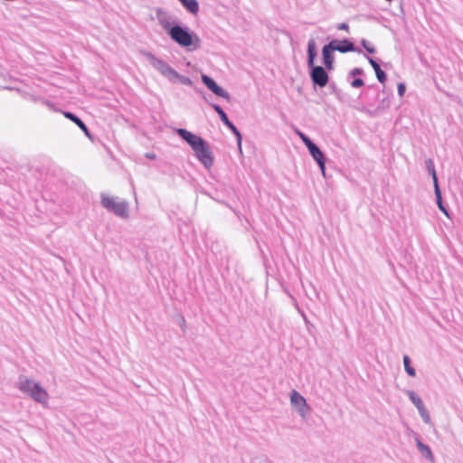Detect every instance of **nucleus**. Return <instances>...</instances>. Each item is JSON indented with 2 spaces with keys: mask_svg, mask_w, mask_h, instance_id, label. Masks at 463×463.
Masks as SVG:
<instances>
[{
  "mask_svg": "<svg viewBox=\"0 0 463 463\" xmlns=\"http://www.w3.org/2000/svg\"><path fill=\"white\" fill-rule=\"evenodd\" d=\"M175 132L191 146L198 161L210 169L213 165V156L209 145L201 137L184 128H176Z\"/></svg>",
  "mask_w": 463,
  "mask_h": 463,
  "instance_id": "f257e3e1",
  "label": "nucleus"
},
{
  "mask_svg": "<svg viewBox=\"0 0 463 463\" xmlns=\"http://www.w3.org/2000/svg\"><path fill=\"white\" fill-rule=\"evenodd\" d=\"M175 132L191 146L198 161L210 169L213 165V156L209 145L201 137L184 128H176Z\"/></svg>",
  "mask_w": 463,
  "mask_h": 463,
  "instance_id": "f03ea898",
  "label": "nucleus"
},
{
  "mask_svg": "<svg viewBox=\"0 0 463 463\" xmlns=\"http://www.w3.org/2000/svg\"><path fill=\"white\" fill-rule=\"evenodd\" d=\"M15 387L24 395L43 407L49 406L50 394L42 383L26 375H20L15 383Z\"/></svg>",
  "mask_w": 463,
  "mask_h": 463,
  "instance_id": "7ed1b4c3",
  "label": "nucleus"
},
{
  "mask_svg": "<svg viewBox=\"0 0 463 463\" xmlns=\"http://www.w3.org/2000/svg\"><path fill=\"white\" fill-rule=\"evenodd\" d=\"M167 34L175 43L188 52L196 51L201 47L200 37L188 26L181 25L179 23Z\"/></svg>",
  "mask_w": 463,
  "mask_h": 463,
  "instance_id": "20e7f679",
  "label": "nucleus"
},
{
  "mask_svg": "<svg viewBox=\"0 0 463 463\" xmlns=\"http://www.w3.org/2000/svg\"><path fill=\"white\" fill-rule=\"evenodd\" d=\"M101 205L109 212L113 213L115 215L126 219L128 217V203L117 196L109 195L108 194H101Z\"/></svg>",
  "mask_w": 463,
  "mask_h": 463,
  "instance_id": "39448f33",
  "label": "nucleus"
},
{
  "mask_svg": "<svg viewBox=\"0 0 463 463\" xmlns=\"http://www.w3.org/2000/svg\"><path fill=\"white\" fill-rule=\"evenodd\" d=\"M296 134L299 137V138L302 140V142L307 146L310 156L312 158L316 161L317 164L321 174L324 177H326V157L324 156V153L320 150V148L314 143L312 140L306 136L303 132L297 129Z\"/></svg>",
  "mask_w": 463,
  "mask_h": 463,
  "instance_id": "423d86ee",
  "label": "nucleus"
},
{
  "mask_svg": "<svg viewBox=\"0 0 463 463\" xmlns=\"http://www.w3.org/2000/svg\"><path fill=\"white\" fill-rule=\"evenodd\" d=\"M289 402L292 410L302 419L307 420L311 413V407L306 398L298 391L293 390L289 393Z\"/></svg>",
  "mask_w": 463,
  "mask_h": 463,
  "instance_id": "0eeeda50",
  "label": "nucleus"
},
{
  "mask_svg": "<svg viewBox=\"0 0 463 463\" xmlns=\"http://www.w3.org/2000/svg\"><path fill=\"white\" fill-rule=\"evenodd\" d=\"M146 58L149 61L150 65L156 70L162 76L166 78L171 81L173 77L175 75V70L171 67L167 62L165 61L156 57L151 52H146L145 53Z\"/></svg>",
  "mask_w": 463,
  "mask_h": 463,
  "instance_id": "6e6552de",
  "label": "nucleus"
},
{
  "mask_svg": "<svg viewBox=\"0 0 463 463\" xmlns=\"http://www.w3.org/2000/svg\"><path fill=\"white\" fill-rule=\"evenodd\" d=\"M212 107L213 108V109L219 115L222 122L235 135L236 139H237V145H238L239 151H240V153H242V148H241L242 137H241V134L240 133L238 128L233 125V123L232 121H230V119L228 118L226 113L224 112V110L219 105L213 104Z\"/></svg>",
  "mask_w": 463,
  "mask_h": 463,
  "instance_id": "1a4fd4ad",
  "label": "nucleus"
},
{
  "mask_svg": "<svg viewBox=\"0 0 463 463\" xmlns=\"http://www.w3.org/2000/svg\"><path fill=\"white\" fill-rule=\"evenodd\" d=\"M156 16L159 25L162 29L168 33L173 27H175L178 22H175L169 13L163 9H157L156 12Z\"/></svg>",
  "mask_w": 463,
  "mask_h": 463,
  "instance_id": "9d476101",
  "label": "nucleus"
},
{
  "mask_svg": "<svg viewBox=\"0 0 463 463\" xmlns=\"http://www.w3.org/2000/svg\"><path fill=\"white\" fill-rule=\"evenodd\" d=\"M310 78L315 85L325 87L328 82V74L321 66H314L311 68Z\"/></svg>",
  "mask_w": 463,
  "mask_h": 463,
  "instance_id": "9b49d317",
  "label": "nucleus"
},
{
  "mask_svg": "<svg viewBox=\"0 0 463 463\" xmlns=\"http://www.w3.org/2000/svg\"><path fill=\"white\" fill-rule=\"evenodd\" d=\"M203 83L215 95L229 100L230 99V94L221 88L217 83L208 75L203 74L201 76Z\"/></svg>",
  "mask_w": 463,
  "mask_h": 463,
  "instance_id": "f8f14e48",
  "label": "nucleus"
},
{
  "mask_svg": "<svg viewBox=\"0 0 463 463\" xmlns=\"http://www.w3.org/2000/svg\"><path fill=\"white\" fill-rule=\"evenodd\" d=\"M334 52L335 51L333 48V43H330L325 45L322 49L323 62L326 68L329 71L334 69Z\"/></svg>",
  "mask_w": 463,
  "mask_h": 463,
  "instance_id": "ddd939ff",
  "label": "nucleus"
},
{
  "mask_svg": "<svg viewBox=\"0 0 463 463\" xmlns=\"http://www.w3.org/2000/svg\"><path fill=\"white\" fill-rule=\"evenodd\" d=\"M330 43H333V48L335 51L340 52H348L354 51V44L349 42L348 40H343V41H331Z\"/></svg>",
  "mask_w": 463,
  "mask_h": 463,
  "instance_id": "4468645a",
  "label": "nucleus"
},
{
  "mask_svg": "<svg viewBox=\"0 0 463 463\" xmlns=\"http://www.w3.org/2000/svg\"><path fill=\"white\" fill-rule=\"evenodd\" d=\"M182 6L192 15H197L200 10L197 0H178Z\"/></svg>",
  "mask_w": 463,
  "mask_h": 463,
  "instance_id": "2eb2a0df",
  "label": "nucleus"
},
{
  "mask_svg": "<svg viewBox=\"0 0 463 463\" xmlns=\"http://www.w3.org/2000/svg\"><path fill=\"white\" fill-rule=\"evenodd\" d=\"M416 446L424 458L428 459L431 463L434 462L433 453L428 445L421 442L419 439H416Z\"/></svg>",
  "mask_w": 463,
  "mask_h": 463,
  "instance_id": "dca6fc26",
  "label": "nucleus"
},
{
  "mask_svg": "<svg viewBox=\"0 0 463 463\" xmlns=\"http://www.w3.org/2000/svg\"><path fill=\"white\" fill-rule=\"evenodd\" d=\"M63 114H64L65 118H67L70 120H71L72 122H74L84 132V134L89 138H91V135H90L88 128L86 127V125L82 122V120H80L77 116H75L74 114H72L71 112H64Z\"/></svg>",
  "mask_w": 463,
  "mask_h": 463,
  "instance_id": "f3484780",
  "label": "nucleus"
},
{
  "mask_svg": "<svg viewBox=\"0 0 463 463\" xmlns=\"http://www.w3.org/2000/svg\"><path fill=\"white\" fill-rule=\"evenodd\" d=\"M317 56L316 52V43L313 39L309 40L307 43V64L308 67H314L315 58Z\"/></svg>",
  "mask_w": 463,
  "mask_h": 463,
  "instance_id": "a211bd4d",
  "label": "nucleus"
},
{
  "mask_svg": "<svg viewBox=\"0 0 463 463\" xmlns=\"http://www.w3.org/2000/svg\"><path fill=\"white\" fill-rule=\"evenodd\" d=\"M426 165H427V168H428V170H429V172L431 175L432 179H433L436 197L439 198V184H438V178H437V175H436V171H435V166H434L433 161L431 159H428L426 161Z\"/></svg>",
  "mask_w": 463,
  "mask_h": 463,
  "instance_id": "6ab92c4d",
  "label": "nucleus"
},
{
  "mask_svg": "<svg viewBox=\"0 0 463 463\" xmlns=\"http://www.w3.org/2000/svg\"><path fill=\"white\" fill-rule=\"evenodd\" d=\"M368 61L371 64V66L373 68L377 80L383 83L386 80V75L384 71L380 68L379 64L372 58L368 57Z\"/></svg>",
  "mask_w": 463,
  "mask_h": 463,
  "instance_id": "aec40b11",
  "label": "nucleus"
},
{
  "mask_svg": "<svg viewBox=\"0 0 463 463\" xmlns=\"http://www.w3.org/2000/svg\"><path fill=\"white\" fill-rule=\"evenodd\" d=\"M171 81L172 82H180V83H182L184 85H187V86H191L193 83L192 80L188 77L181 75L177 71H175V75L173 77Z\"/></svg>",
  "mask_w": 463,
  "mask_h": 463,
  "instance_id": "412c9836",
  "label": "nucleus"
},
{
  "mask_svg": "<svg viewBox=\"0 0 463 463\" xmlns=\"http://www.w3.org/2000/svg\"><path fill=\"white\" fill-rule=\"evenodd\" d=\"M407 395H408L409 399L411 400V402L415 405V407L417 409H419L420 407L424 405L420 397L416 395V393L414 392L407 391Z\"/></svg>",
  "mask_w": 463,
  "mask_h": 463,
  "instance_id": "4be33fe9",
  "label": "nucleus"
},
{
  "mask_svg": "<svg viewBox=\"0 0 463 463\" xmlns=\"http://www.w3.org/2000/svg\"><path fill=\"white\" fill-rule=\"evenodd\" d=\"M403 365L406 373L410 376L414 377L416 375V371L413 367L411 366V360L408 355L403 356Z\"/></svg>",
  "mask_w": 463,
  "mask_h": 463,
  "instance_id": "5701e85b",
  "label": "nucleus"
},
{
  "mask_svg": "<svg viewBox=\"0 0 463 463\" xmlns=\"http://www.w3.org/2000/svg\"><path fill=\"white\" fill-rule=\"evenodd\" d=\"M421 419L423 420V421L426 423V424H429L430 423V413L429 411H427V409L425 408V406H421L420 407L419 409H417Z\"/></svg>",
  "mask_w": 463,
  "mask_h": 463,
  "instance_id": "b1692460",
  "label": "nucleus"
},
{
  "mask_svg": "<svg viewBox=\"0 0 463 463\" xmlns=\"http://www.w3.org/2000/svg\"><path fill=\"white\" fill-rule=\"evenodd\" d=\"M362 44L369 53H373L375 52V49L371 44H369L367 41L363 40Z\"/></svg>",
  "mask_w": 463,
  "mask_h": 463,
  "instance_id": "393cba45",
  "label": "nucleus"
},
{
  "mask_svg": "<svg viewBox=\"0 0 463 463\" xmlns=\"http://www.w3.org/2000/svg\"><path fill=\"white\" fill-rule=\"evenodd\" d=\"M352 87L359 88L364 85V80L362 79H355L351 82Z\"/></svg>",
  "mask_w": 463,
  "mask_h": 463,
  "instance_id": "a878e982",
  "label": "nucleus"
},
{
  "mask_svg": "<svg viewBox=\"0 0 463 463\" xmlns=\"http://www.w3.org/2000/svg\"><path fill=\"white\" fill-rule=\"evenodd\" d=\"M406 87L404 83H399L397 87L398 94L400 97H402L404 95Z\"/></svg>",
  "mask_w": 463,
  "mask_h": 463,
  "instance_id": "bb28decb",
  "label": "nucleus"
},
{
  "mask_svg": "<svg viewBox=\"0 0 463 463\" xmlns=\"http://www.w3.org/2000/svg\"><path fill=\"white\" fill-rule=\"evenodd\" d=\"M437 203H438L439 208L448 216L449 215L448 212L445 209V207L443 206L442 202H441V194L440 193H439V198L437 197Z\"/></svg>",
  "mask_w": 463,
  "mask_h": 463,
  "instance_id": "cd10ccee",
  "label": "nucleus"
},
{
  "mask_svg": "<svg viewBox=\"0 0 463 463\" xmlns=\"http://www.w3.org/2000/svg\"><path fill=\"white\" fill-rule=\"evenodd\" d=\"M337 29H338V30H342V31H346V32H348V30H349V26H348V24H345V23H342V24H339L337 25Z\"/></svg>",
  "mask_w": 463,
  "mask_h": 463,
  "instance_id": "c85d7f7f",
  "label": "nucleus"
},
{
  "mask_svg": "<svg viewBox=\"0 0 463 463\" xmlns=\"http://www.w3.org/2000/svg\"><path fill=\"white\" fill-rule=\"evenodd\" d=\"M363 73V70L360 69V68H354L351 71L350 74L352 76H356V75H360Z\"/></svg>",
  "mask_w": 463,
  "mask_h": 463,
  "instance_id": "c756f323",
  "label": "nucleus"
}]
</instances>
